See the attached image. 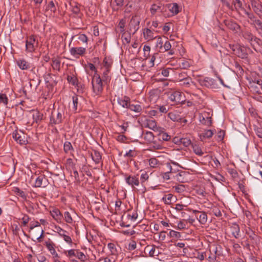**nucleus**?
<instances>
[{"instance_id": "nucleus-7", "label": "nucleus", "mask_w": 262, "mask_h": 262, "mask_svg": "<svg viewBox=\"0 0 262 262\" xmlns=\"http://www.w3.org/2000/svg\"><path fill=\"white\" fill-rule=\"evenodd\" d=\"M12 137L17 143L20 145L26 144L27 142L25 136L21 131L15 130L12 133Z\"/></svg>"}, {"instance_id": "nucleus-16", "label": "nucleus", "mask_w": 262, "mask_h": 262, "mask_svg": "<svg viewBox=\"0 0 262 262\" xmlns=\"http://www.w3.org/2000/svg\"><path fill=\"white\" fill-rule=\"evenodd\" d=\"M47 185V179L42 176H38L35 180V186L36 187H45Z\"/></svg>"}, {"instance_id": "nucleus-46", "label": "nucleus", "mask_w": 262, "mask_h": 262, "mask_svg": "<svg viewBox=\"0 0 262 262\" xmlns=\"http://www.w3.org/2000/svg\"><path fill=\"white\" fill-rule=\"evenodd\" d=\"M192 148L194 152V153L199 156H202L203 154V151H202V149L200 146L198 144H193L192 145Z\"/></svg>"}, {"instance_id": "nucleus-11", "label": "nucleus", "mask_w": 262, "mask_h": 262, "mask_svg": "<svg viewBox=\"0 0 262 262\" xmlns=\"http://www.w3.org/2000/svg\"><path fill=\"white\" fill-rule=\"evenodd\" d=\"M199 121L202 124L206 126H210L212 123L211 117L207 113L199 114Z\"/></svg>"}, {"instance_id": "nucleus-36", "label": "nucleus", "mask_w": 262, "mask_h": 262, "mask_svg": "<svg viewBox=\"0 0 262 262\" xmlns=\"http://www.w3.org/2000/svg\"><path fill=\"white\" fill-rule=\"evenodd\" d=\"M168 235L170 237L175 238L176 239H180L182 237V235L180 232L173 230H170Z\"/></svg>"}, {"instance_id": "nucleus-13", "label": "nucleus", "mask_w": 262, "mask_h": 262, "mask_svg": "<svg viewBox=\"0 0 262 262\" xmlns=\"http://www.w3.org/2000/svg\"><path fill=\"white\" fill-rule=\"evenodd\" d=\"M86 49L83 47H73L70 49V54L75 57L82 56L85 52Z\"/></svg>"}, {"instance_id": "nucleus-50", "label": "nucleus", "mask_w": 262, "mask_h": 262, "mask_svg": "<svg viewBox=\"0 0 262 262\" xmlns=\"http://www.w3.org/2000/svg\"><path fill=\"white\" fill-rule=\"evenodd\" d=\"M159 96L154 92H150L149 93V99L150 102L153 103L156 102L157 100L158 99Z\"/></svg>"}, {"instance_id": "nucleus-12", "label": "nucleus", "mask_w": 262, "mask_h": 262, "mask_svg": "<svg viewBox=\"0 0 262 262\" xmlns=\"http://www.w3.org/2000/svg\"><path fill=\"white\" fill-rule=\"evenodd\" d=\"M164 6L160 2H156L152 4L149 9L150 12L152 15H154L156 13L162 12Z\"/></svg>"}, {"instance_id": "nucleus-34", "label": "nucleus", "mask_w": 262, "mask_h": 262, "mask_svg": "<svg viewBox=\"0 0 262 262\" xmlns=\"http://www.w3.org/2000/svg\"><path fill=\"white\" fill-rule=\"evenodd\" d=\"M14 192L18 196L21 197L23 199H26L27 195L25 192L22 190L20 189L18 187H14L13 188Z\"/></svg>"}, {"instance_id": "nucleus-56", "label": "nucleus", "mask_w": 262, "mask_h": 262, "mask_svg": "<svg viewBox=\"0 0 262 262\" xmlns=\"http://www.w3.org/2000/svg\"><path fill=\"white\" fill-rule=\"evenodd\" d=\"M78 106V98L77 96L73 97L72 111L76 112L77 110Z\"/></svg>"}, {"instance_id": "nucleus-63", "label": "nucleus", "mask_w": 262, "mask_h": 262, "mask_svg": "<svg viewBox=\"0 0 262 262\" xmlns=\"http://www.w3.org/2000/svg\"><path fill=\"white\" fill-rule=\"evenodd\" d=\"M168 117L172 121H178L179 119V116L174 113H169L168 114Z\"/></svg>"}, {"instance_id": "nucleus-24", "label": "nucleus", "mask_w": 262, "mask_h": 262, "mask_svg": "<svg viewBox=\"0 0 262 262\" xmlns=\"http://www.w3.org/2000/svg\"><path fill=\"white\" fill-rule=\"evenodd\" d=\"M107 248L110 252V255L117 258L118 252L115 245L113 243H108Z\"/></svg>"}, {"instance_id": "nucleus-60", "label": "nucleus", "mask_w": 262, "mask_h": 262, "mask_svg": "<svg viewBox=\"0 0 262 262\" xmlns=\"http://www.w3.org/2000/svg\"><path fill=\"white\" fill-rule=\"evenodd\" d=\"M23 225L26 226L30 220V218L27 214H24L21 218Z\"/></svg>"}, {"instance_id": "nucleus-21", "label": "nucleus", "mask_w": 262, "mask_h": 262, "mask_svg": "<svg viewBox=\"0 0 262 262\" xmlns=\"http://www.w3.org/2000/svg\"><path fill=\"white\" fill-rule=\"evenodd\" d=\"M143 36L145 39L149 41L156 38L152 31L149 29L146 28L143 31Z\"/></svg>"}, {"instance_id": "nucleus-8", "label": "nucleus", "mask_w": 262, "mask_h": 262, "mask_svg": "<svg viewBox=\"0 0 262 262\" xmlns=\"http://www.w3.org/2000/svg\"><path fill=\"white\" fill-rule=\"evenodd\" d=\"M168 98L171 101L181 103L184 101L183 94L179 91H174L169 94Z\"/></svg>"}, {"instance_id": "nucleus-62", "label": "nucleus", "mask_w": 262, "mask_h": 262, "mask_svg": "<svg viewBox=\"0 0 262 262\" xmlns=\"http://www.w3.org/2000/svg\"><path fill=\"white\" fill-rule=\"evenodd\" d=\"M212 213L217 217H220L222 216V212L217 207H213L212 209Z\"/></svg>"}, {"instance_id": "nucleus-45", "label": "nucleus", "mask_w": 262, "mask_h": 262, "mask_svg": "<svg viewBox=\"0 0 262 262\" xmlns=\"http://www.w3.org/2000/svg\"><path fill=\"white\" fill-rule=\"evenodd\" d=\"M171 48V45L170 43V42L168 41V40H165L164 44H163V48H162V49L161 50V52H166V51H168L169 50H170Z\"/></svg>"}, {"instance_id": "nucleus-14", "label": "nucleus", "mask_w": 262, "mask_h": 262, "mask_svg": "<svg viewBox=\"0 0 262 262\" xmlns=\"http://www.w3.org/2000/svg\"><path fill=\"white\" fill-rule=\"evenodd\" d=\"M50 214L52 217L58 223H61L62 219V214L57 208H54L50 211Z\"/></svg>"}, {"instance_id": "nucleus-9", "label": "nucleus", "mask_w": 262, "mask_h": 262, "mask_svg": "<svg viewBox=\"0 0 262 262\" xmlns=\"http://www.w3.org/2000/svg\"><path fill=\"white\" fill-rule=\"evenodd\" d=\"M201 84L202 85H204L206 87L210 88L212 89L218 88V85L216 82L215 80L212 78L205 77L202 80L200 81Z\"/></svg>"}, {"instance_id": "nucleus-32", "label": "nucleus", "mask_w": 262, "mask_h": 262, "mask_svg": "<svg viewBox=\"0 0 262 262\" xmlns=\"http://www.w3.org/2000/svg\"><path fill=\"white\" fill-rule=\"evenodd\" d=\"M33 119L36 123L39 122L43 118V114L38 111H35L33 114Z\"/></svg>"}, {"instance_id": "nucleus-49", "label": "nucleus", "mask_w": 262, "mask_h": 262, "mask_svg": "<svg viewBox=\"0 0 262 262\" xmlns=\"http://www.w3.org/2000/svg\"><path fill=\"white\" fill-rule=\"evenodd\" d=\"M8 103V98L5 94H0V104L7 105Z\"/></svg>"}, {"instance_id": "nucleus-27", "label": "nucleus", "mask_w": 262, "mask_h": 262, "mask_svg": "<svg viewBox=\"0 0 262 262\" xmlns=\"http://www.w3.org/2000/svg\"><path fill=\"white\" fill-rule=\"evenodd\" d=\"M169 11L174 15L177 14L179 12V7L177 3H173L168 5Z\"/></svg>"}, {"instance_id": "nucleus-2", "label": "nucleus", "mask_w": 262, "mask_h": 262, "mask_svg": "<svg viewBox=\"0 0 262 262\" xmlns=\"http://www.w3.org/2000/svg\"><path fill=\"white\" fill-rule=\"evenodd\" d=\"M249 89L253 93L261 94L262 92V80L254 79L249 80Z\"/></svg>"}, {"instance_id": "nucleus-35", "label": "nucleus", "mask_w": 262, "mask_h": 262, "mask_svg": "<svg viewBox=\"0 0 262 262\" xmlns=\"http://www.w3.org/2000/svg\"><path fill=\"white\" fill-rule=\"evenodd\" d=\"M169 171L161 173V177L164 180H168L170 178V174L172 172V167L170 164H167Z\"/></svg>"}, {"instance_id": "nucleus-55", "label": "nucleus", "mask_w": 262, "mask_h": 262, "mask_svg": "<svg viewBox=\"0 0 262 262\" xmlns=\"http://www.w3.org/2000/svg\"><path fill=\"white\" fill-rule=\"evenodd\" d=\"M184 174H185L184 172H179L175 176V179L180 182H182V183L184 182V178L183 176Z\"/></svg>"}, {"instance_id": "nucleus-26", "label": "nucleus", "mask_w": 262, "mask_h": 262, "mask_svg": "<svg viewBox=\"0 0 262 262\" xmlns=\"http://www.w3.org/2000/svg\"><path fill=\"white\" fill-rule=\"evenodd\" d=\"M145 127L149 128L152 130H155L157 129V123L155 120L151 119H146Z\"/></svg>"}, {"instance_id": "nucleus-6", "label": "nucleus", "mask_w": 262, "mask_h": 262, "mask_svg": "<svg viewBox=\"0 0 262 262\" xmlns=\"http://www.w3.org/2000/svg\"><path fill=\"white\" fill-rule=\"evenodd\" d=\"M125 182L132 188L138 186L140 181L138 176L125 175Z\"/></svg>"}, {"instance_id": "nucleus-4", "label": "nucleus", "mask_w": 262, "mask_h": 262, "mask_svg": "<svg viewBox=\"0 0 262 262\" xmlns=\"http://www.w3.org/2000/svg\"><path fill=\"white\" fill-rule=\"evenodd\" d=\"M63 115L64 113L62 110L58 109L55 116L54 115V113H52L50 118V124L52 126H53L61 123L62 121Z\"/></svg>"}, {"instance_id": "nucleus-39", "label": "nucleus", "mask_w": 262, "mask_h": 262, "mask_svg": "<svg viewBox=\"0 0 262 262\" xmlns=\"http://www.w3.org/2000/svg\"><path fill=\"white\" fill-rule=\"evenodd\" d=\"M103 66L106 69H110L113 63V61L111 58L105 57L103 59Z\"/></svg>"}, {"instance_id": "nucleus-15", "label": "nucleus", "mask_w": 262, "mask_h": 262, "mask_svg": "<svg viewBox=\"0 0 262 262\" xmlns=\"http://www.w3.org/2000/svg\"><path fill=\"white\" fill-rule=\"evenodd\" d=\"M251 5L253 10L258 15L261 12V6L258 0H250Z\"/></svg>"}, {"instance_id": "nucleus-58", "label": "nucleus", "mask_w": 262, "mask_h": 262, "mask_svg": "<svg viewBox=\"0 0 262 262\" xmlns=\"http://www.w3.org/2000/svg\"><path fill=\"white\" fill-rule=\"evenodd\" d=\"M55 229L56 230L57 232L61 237H62L67 233V232L66 230L62 229L59 226H56Z\"/></svg>"}, {"instance_id": "nucleus-17", "label": "nucleus", "mask_w": 262, "mask_h": 262, "mask_svg": "<svg viewBox=\"0 0 262 262\" xmlns=\"http://www.w3.org/2000/svg\"><path fill=\"white\" fill-rule=\"evenodd\" d=\"M176 197L171 193L164 194L162 198V201L165 205H170L173 201L176 202Z\"/></svg>"}, {"instance_id": "nucleus-41", "label": "nucleus", "mask_w": 262, "mask_h": 262, "mask_svg": "<svg viewBox=\"0 0 262 262\" xmlns=\"http://www.w3.org/2000/svg\"><path fill=\"white\" fill-rule=\"evenodd\" d=\"M159 140L160 141H168L170 139V136L166 133L161 132L158 135Z\"/></svg>"}, {"instance_id": "nucleus-44", "label": "nucleus", "mask_w": 262, "mask_h": 262, "mask_svg": "<svg viewBox=\"0 0 262 262\" xmlns=\"http://www.w3.org/2000/svg\"><path fill=\"white\" fill-rule=\"evenodd\" d=\"M64 150L66 153H70L73 150V148L70 142L66 141L63 145Z\"/></svg>"}, {"instance_id": "nucleus-57", "label": "nucleus", "mask_w": 262, "mask_h": 262, "mask_svg": "<svg viewBox=\"0 0 262 262\" xmlns=\"http://www.w3.org/2000/svg\"><path fill=\"white\" fill-rule=\"evenodd\" d=\"M181 143L184 146L187 147L191 144V140L188 138H182L180 140Z\"/></svg>"}, {"instance_id": "nucleus-61", "label": "nucleus", "mask_w": 262, "mask_h": 262, "mask_svg": "<svg viewBox=\"0 0 262 262\" xmlns=\"http://www.w3.org/2000/svg\"><path fill=\"white\" fill-rule=\"evenodd\" d=\"M177 228L179 230L184 229L186 228V223L184 221H180L178 223Z\"/></svg>"}, {"instance_id": "nucleus-38", "label": "nucleus", "mask_w": 262, "mask_h": 262, "mask_svg": "<svg viewBox=\"0 0 262 262\" xmlns=\"http://www.w3.org/2000/svg\"><path fill=\"white\" fill-rule=\"evenodd\" d=\"M234 53L239 57L244 58L246 56L245 53L243 52L242 49L239 47H236V49H233Z\"/></svg>"}, {"instance_id": "nucleus-22", "label": "nucleus", "mask_w": 262, "mask_h": 262, "mask_svg": "<svg viewBox=\"0 0 262 262\" xmlns=\"http://www.w3.org/2000/svg\"><path fill=\"white\" fill-rule=\"evenodd\" d=\"M16 63L18 67L21 70H27L30 68V63L23 59L17 60Z\"/></svg>"}, {"instance_id": "nucleus-10", "label": "nucleus", "mask_w": 262, "mask_h": 262, "mask_svg": "<svg viewBox=\"0 0 262 262\" xmlns=\"http://www.w3.org/2000/svg\"><path fill=\"white\" fill-rule=\"evenodd\" d=\"M247 14L249 18V20H248V23L253 25L257 30L262 33V22L259 19H256L252 14H248L247 12Z\"/></svg>"}, {"instance_id": "nucleus-43", "label": "nucleus", "mask_w": 262, "mask_h": 262, "mask_svg": "<svg viewBox=\"0 0 262 262\" xmlns=\"http://www.w3.org/2000/svg\"><path fill=\"white\" fill-rule=\"evenodd\" d=\"M76 257L78 258L81 262H85L87 259V257L82 252L77 250Z\"/></svg>"}, {"instance_id": "nucleus-53", "label": "nucleus", "mask_w": 262, "mask_h": 262, "mask_svg": "<svg viewBox=\"0 0 262 262\" xmlns=\"http://www.w3.org/2000/svg\"><path fill=\"white\" fill-rule=\"evenodd\" d=\"M150 51V47L149 46L147 45H144L143 47V51H144V57L146 59H147V58L149 56Z\"/></svg>"}, {"instance_id": "nucleus-33", "label": "nucleus", "mask_w": 262, "mask_h": 262, "mask_svg": "<svg viewBox=\"0 0 262 262\" xmlns=\"http://www.w3.org/2000/svg\"><path fill=\"white\" fill-rule=\"evenodd\" d=\"M184 76L183 78L180 77V74H179L178 75V79L180 81H182L183 82L181 83V85L183 86H186L187 87L189 86L190 85V83L191 82V80L190 79L187 78L186 76L187 75L186 74H184Z\"/></svg>"}, {"instance_id": "nucleus-54", "label": "nucleus", "mask_w": 262, "mask_h": 262, "mask_svg": "<svg viewBox=\"0 0 262 262\" xmlns=\"http://www.w3.org/2000/svg\"><path fill=\"white\" fill-rule=\"evenodd\" d=\"M77 250L75 249H70L67 251H65L64 253L66 255L67 257H71L72 256H76V253H77Z\"/></svg>"}, {"instance_id": "nucleus-31", "label": "nucleus", "mask_w": 262, "mask_h": 262, "mask_svg": "<svg viewBox=\"0 0 262 262\" xmlns=\"http://www.w3.org/2000/svg\"><path fill=\"white\" fill-rule=\"evenodd\" d=\"M149 165L152 168L158 167L161 163L156 158H151L149 159Z\"/></svg>"}, {"instance_id": "nucleus-3", "label": "nucleus", "mask_w": 262, "mask_h": 262, "mask_svg": "<svg viewBox=\"0 0 262 262\" xmlns=\"http://www.w3.org/2000/svg\"><path fill=\"white\" fill-rule=\"evenodd\" d=\"M38 41L35 37L31 35L28 37L26 40V50L28 52H34L38 46Z\"/></svg>"}, {"instance_id": "nucleus-48", "label": "nucleus", "mask_w": 262, "mask_h": 262, "mask_svg": "<svg viewBox=\"0 0 262 262\" xmlns=\"http://www.w3.org/2000/svg\"><path fill=\"white\" fill-rule=\"evenodd\" d=\"M175 191L178 193H182L185 191V186L184 185L180 184L173 187Z\"/></svg>"}, {"instance_id": "nucleus-1", "label": "nucleus", "mask_w": 262, "mask_h": 262, "mask_svg": "<svg viewBox=\"0 0 262 262\" xmlns=\"http://www.w3.org/2000/svg\"><path fill=\"white\" fill-rule=\"evenodd\" d=\"M102 81L100 75L97 73H95L92 78V84L93 92L96 95H100L102 92Z\"/></svg>"}, {"instance_id": "nucleus-29", "label": "nucleus", "mask_w": 262, "mask_h": 262, "mask_svg": "<svg viewBox=\"0 0 262 262\" xmlns=\"http://www.w3.org/2000/svg\"><path fill=\"white\" fill-rule=\"evenodd\" d=\"M110 73V69H106L105 71L103 72L102 74V80L105 83H109L111 79V77L109 75Z\"/></svg>"}, {"instance_id": "nucleus-28", "label": "nucleus", "mask_w": 262, "mask_h": 262, "mask_svg": "<svg viewBox=\"0 0 262 262\" xmlns=\"http://www.w3.org/2000/svg\"><path fill=\"white\" fill-rule=\"evenodd\" d=\"M213 135V131L210 129L205 130L204 133L200 134V137L201 140L205 138H209Z\"/></svg>"}, {"instance_id": "nucleus-23", "label": "nucleus", "mask_w": 262, "mask_h": 262, "mask_svg": "<svg viewBox=\"0 0 262 262\" xmlns=\"http://www.w3.org/2000/svg\"><path fill=\"white\" fill-rule=\"evenodd\" d=\"M60 59L59 58L54 57L52 59V67L54 70L59 71L60 69Z\"/></svg>"}, {"instance_id": "nucleus-37", "label": "nucleus", "mask_w": 262, "mask_h": 262, "mask_svg": "<svg viewBox=\"0 0 262 262\" xmlns=\"http://www.w3.org/2000/svg\"><path fill=\"white\" fill-rule=\"evenodd\" d=\"M225 24L229 29H231L232 30H236L239 28L238 25L236 23L231 21H228V20L226 21Z\"/></svg>"}, {"instance_id": "nucleus-18", "label": "nucleus", "mask_w": 262, "mask_h": 262, "mask_svg": "<svg viewBox=\"0 0 262 262\" xmlns=\"http://www.w3.org/2000/svg\"><path fill=\"white\" fill-rule=\"evenodd\" d=\"M194 212L197 213L196 215L200 223L203 225L205 224L207 221V215L206 213L204 212H200L196 210H195Z\"/></svg>"}, {"instance_id": "nucleus-5", "label": "nucleus", "mask_w": 262, "mask_h": 262, "mask_svg": "<svg viewBox=\"0 0 262 262\" xmlns=\"http://www.w3.org/2000/svg\"><path fill=\"white\" fill-rule=\"evenodd\" d=\"M247 234H248L249 237H247V241L248 243L247 244V249L248 248L250 251H251V247L254 248V245L256 244L257 236L249 229V231L247 230Z\"/></svg>"}, {"instance_id": "nucleus-40", "label": "nucleus", "mask_w": 262, "mask_h": 262, "mask_svg": "<svg viewBox=\"0 0 262 262\" xmlns=\"http://www.w3.org/2000/svg\"><path fill=\"white\" fill-rule=\"evenodd\" d=\"M130 111L136 113H140L142 111V107L139 104H129L128 107Z\"/></svg>"}, {"instance_id": "nucleus-52", "label": "nucleus", "mask_w": 262, "mask_h": 262, "mask_svg": "<svg viewBox=\"0 0 262 262\" xmlns=\"http://www.w3.org/2000/svg\"><path fill=\"white\" fill-rule=\"evenodd\" d=\"M211 255L209 256V258L211 259H215L216 254L217 252V248L215 246L210 248V250Z\"/></svg>"}, {"instance_id": "nucleus-25", "label": "nucleus", "mask_w": 262, "mask_h": 262, "mask_svg": "<svg viewBox=\"0 0 262 262\" xmlns=\"http://www.w3.org/2000/svg\"><path fill=\"white\" fill-rule=\"evenodd\" d=\"M91 157L95 163L98 164L100 162L101 160V155L99 151L96 150H93L91 153Z\"/></svg>"}, {"instance_id": "nucleus-51", "label": "nucleus", "mask_w": 262, "mask_h": 262, "mask_svg": "<svg viewBox=\"0 0 262 262\" xmlns=\"http://www.w3.org/2000/svg\"><path fill=\"white\" fill-rule=\"evenodd\" d=\"M164 41L163 40L161 37H158L157 38L156 47L158 48L160 51L163 48V46L164 43Z\"/></svg>"}, {"instance_id": "nucleus-30", "label": "nucleus", "mask_w": 262, "mask_h": 262, "mask_svg": "<svg viewBox=\"0 0 262 262\" xmlns=\"http://www.w3.org/2000/svg\"><path fill=\"white\" fill-rule=\"evenodd\" d=\"M146 249L149 251V254L150 256H157L160 253L159 251L156 250L155 246H147Z\"/></svg>"}, {"instance_id": "nucleus-47", "label": "nucleus", "mask_w": 262, "mask_h": 262, "mask_svg": "<svg viewBox=\"0 0 262 262\" xmlns=\"http://www.w3.org/2000/svg\"><path fill=\"white\" fill-rule=\"evenodd\" d=\"M64 219L65 221L70 224H72L73 223V220L72 217L70 213V212L66 211L64 213Z\"/></svg>"}, {"instance_id": "nucleus-59", "label": "nucleus", "mask_w": 262, "mask_h": 262, "mask_svg": "<svg viewBox=\"0 0 262 262\" xmlns=\"http://www.w3.org/2000/svg\"><path fill=\"white\" fill-rule=\"evenodd\" d=\"M78 39L79 40L83 43H86L88 42V37L86 35L84 34H80L78 35Z\"/></svg>"}, {"instance_id": "nucleus-20", "label": "nucleus", "mask_w": 262, "mask_h": 262, "mask_svg": "<svg viewBox=\"0 0 262 262\" xmlns=\"http://www.w3.org/2000/svg\"><path fill=\"white\" fill-rule=\"evenodd\" d=\"M118 103L123 108H128L130 104V98L127 96L118 99Z\"/></svg>"}, {"instance_id": "nucleus-19", "label": "nucleus", "mask_w": 262, "mask_h": 262, "mask_svg": "<svg viewBox=\"0 0 262 262\" xmlns=\"http://www.w3.org/2000/svg\"><path fill=\"white\" fill-rule=\"evenodd\" d=\"M141 137L147 142L151 143L154 140V135L151 132L143 131Z\"/></svg>"}, {"instance_id": "nucleus-42", "label": "nucleus", "mask_w": 262, "mask_h": 262, "mask_svg": "<svg viewBox=\"0 0 262 262\" xmlns=\"http://www.w3.org/2000/svg\"><path fill=\"white\" fill-rule=\"evenodd\" d=\"M46 246L51 254L56 251L55 245L53 242H46Z\"/></svg>"}, {"instance_id": "nucleus-64", "label": "nucleus", "mask_w": 262, "mask_h": 262, "mask_svg": "<svg viewBox=\"0 0 262 262\" xmlns=\"http://www.w3.org/2000/svg\"><path fill=\"white\" fill-rule=\"evenodd\" d=\"M62 237L63 238L64 241L67 244H69L71 246H72L73 242H72V240L70 236H69V235H67V234H66Z\"/></svg>"}]
</instances>
